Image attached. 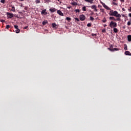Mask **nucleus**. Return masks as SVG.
Segmentation results:
<instances>
[{
	"mask_svg": "<svg viewBox=\"0 0 131 131\" xmlns=\"http://www.w3.org/2000/svg\"><path fill=\"white\" fill-rule=\"evenodd\" d=\"M124 54L126 56H131V53L129 51H125Z\"/></svg>",
	"mask_w": 131,
	"mask_h": 131,
	"instance_id": "12",
	"label": "nucleus"
},
{
	"mask_svg": "<svg viewBox=\"0 0 131 131\" xmlns=\"http://www.w3.org/2000/svg\"><path fill=\"white\" fill-rule=\"evenodd\" d=\"M92 36H97V34H96L93 33V34H92Z\"/></svg>",
	"mask_w": 131,
	"mask_h": 131,
	"instance_id": "37",
	"label": "nucleus"
},
{
	"mask_svg": "<svg viewBox=\"0 0 131 131\" xmlns=\"http://www.w3.org/2000/svg\"><path fill=\"white\" fill-rule=\"evenodd\" d=\"M75 12H76V13H79L80 12V10L79 9H76L75 10Z\"/></svg>",
	"mask_w": 131,
	"mask_h": 131,
	"instance_id": "27",
	"label": "nucleus"
},
{
	"mask_svg": "<svg viewBox=\"0 0 131 131\" xmlns=\"http://www.w3.org/2000/svg\"><path fill=\"white\" fill-rule=\"evenodd\" d=\"M15 32H16V33H19L20 32V29H19L18 28L16 29Z\"/></svg>",
	"mask_w": 131,
	"mask_h": 131,
	"instance_id": "21",
	"label": "nucleus"
},
{
	"mask_svg": "<svg viewBox=\"0 0 131 131\" xmlns=\"http://www.w3.org/2000/svg\"><path fill=\"white\" fill-rule=\"evenodd\" d=\"M113 2H116V0H113Z\"/></svg>",
	"mask_w": 131,
	"mask_h": 131,
	"instance_id": "52",
	"label": "nucleus"
},
{
	"mask_svg": "<svg viewBox=\"0 0 131 131\" xmlns=\"http://www.w3.org/2000/svg\"><path fill=\"white\" fill-rule=\"evenodd\" d=\"M71 5L72 6H77V3H76L75 2H72Z\"/></svg>",
	"mask_w": 131,
	"mask_h": 131,
	"instance_id": "16",
	"label": "nucleus"
},
{
	"mask_svg": "<svg viewBox=\"0 0 131 131\" xmlns=\"http://www.w3.org/2000/svg\"><path fill=\"white\" fill-rule=\"evenodd\" d=\"M1 3H2V4H5L6 0H1Z\"/></svg>",
	"mask_w": 131,
	"mask_h": 131,
	"instance_id": "30",
	"label": "nucleus"
},
{
	"mask_svg": "<svg viewBox=\"0 0 131 131\" xmlns=\"http://www.w3.org/2000/svg\"><path fill=\"white\" fill-rule=\"evenodd\" d=\"M109 19L113 20L114 21H120V18H117V19H115V17L113 16L110 17Z\"/></svg>",
	"mask_w": 131,
	"mask_h": 131,
	"instance_id": "4",
	"label": "nucleus"
},
{
	"mask_svg": "<svg viewBox=\"0 0 131 131\" xmlns=\"http://www.w3.org/2000/svg\"><path fill=\"white\" fill-rule=\"evenodd\" d=\"M113 30H114V32H115V33H117V32H118V31H119V30H118V29H117L116 28H114Z\"/></svg>",
	"mask_w": 131,
	"mask_h": 131,
	"instance_id": "14",
	"label": "nucleus"
},
{
	"mask_svg": "<svg viewBox=\"0 0 131 131\" xmlns=\"http://www.w3.org/2000/svg\"><path fill=\"white\" fill-rule=\"evenodd\" d=\"M102 32L104 33H106V29H104L103 30H102Z\"/></svg>",
	"mask_w": 131,
	"mask_h": 131,
	"instance_id": "33",
	"label": "nucleus"
},
{
	"mask_svg": "<svg viewBox=\"0 0 131 131\" xmlns=\"http://www.w3.org/2000/svg\"><path fill=\"white\" fill-rule=\"evenodd\" d=\"M79 18L80 21H84L85 20V15L83 14H81L80 15Z\"/></svg>",
	"mask_w": 131,
	"mask_h": 131,
	"instance_id": "5",
	"label": "nucleus"
},
{
	"mask_svg": "<svg viewBox=\"0 0 131 131\" xmlns=\"http://www.w3.org/2000/svg\"><path fill=\"white\" fill-rule=\"evenodd\" d=\"M85 1V2H86V3H88V2H89V0H84Z\"/></svg>",
	"mask_w": 131,
	"mask_h": 131,
	"instance_id": "47",
	"label": "nucleus"
},
{
	"mask_svg": "<svg viewBox=\"0 0 131 131\" xmlns=\"http://www.w3.org/2000/svg\"><path fill=\"white\" fill-rule=\"evenodd\" d=\"M75 20L76 22H79V19H78L77 17L75 18Z\"/></svg>",
	"mask_w": 131,
	"mask_h": 131,
	"instance_id": "26",
	"label": "nucleus"
},
{
	"mask_svg": "<svg viewBox=\"0 0 131 131\" xmlns=\"http://www.w3.org/2000/svg\"><path fill=\"white\" fill-rule=\"evenodd\" d=\"M102 21L103 23H106V22H107V19H106V17H104Z\"/></svg>",
	"mask_w": 131,
	"mask_h": 131,
	"instance_id": "17",
	"label": "nucleus"
},
{
	"mask_svg": "<svg viewBox=\"0 0 131 131\" xmlns=\"http://www.w3.org/2000/svg\"><path fill=\"white\" fill-rule=\"evenodd\" d=\"M128 11H129V12H131V7H129L128 8Z\"/></svg>",
	"mask_w": 131,
	"mask_h": 131,
	"instance_id": "41",
	"label": "nucleus"
},
{
	"mask_svg": "<svg viewBox=\"0 0 131 131\" xmlns=\"http://www.w3.org/2000/svg\"><path fill=\"white\" fill-rule=\"evenodd\" d=\"M87 26H88V27H91V26H92V24H91V23H88V24H87Z\"/></svg>",
	"mask_w": 131,
	"mask_h": 131,
	"instance_id": "29",
	"label": "nucleus"
},
{
	"mask_svg": "<svg viewBox=\"0 0 131 131\" xmlns=\"http://www.w3.org/2000/svg\"><path fill=\"white\" fill-rule=\"evenodd\" d=\"M113 5H114V6H117V3H116L115 2H113Z\"/></svg>",
	"mask_w": 131,
	"mask_h": 131,
	"instance_id": "38",
	"label": "nucleus"
},
{
	"mask_svg": "<svg viewBox=\"0 0 131 131\" xmlns=\"http://www.w3.org/2000/svg\"><path fill=\"white\" fill-rule=\"evenodd\" d=\"M130 25H131V22H130V21H128V22H127V25H128V26H129Z\"/></svg>",
	"mask_w": 131,
	"mask_h": 131,
	"instance_id": "32",
	"label": "nucleus"
},
{
	"mask_svg": "<svg viewBox=\"0 0 131 131\" xmlns=\"http://www.w3.org/2000/svg\"><path fill=\"white\" fill-rule=\"evenodd\" d=\"M66 20H67V21H71V18L70 17H67L66 18Z\"/></svg>",
	"mask_w": 131,
	"mask_h": 131,
	"instance_id": "22",
	"label": "nucleus"
},
{
	"mask_svg": "<svg viewBox=\"0 0 131 131\" xmlns=\"http://www.w3.org/2000/svg\"><path fill=\"white\" fill-rule=\"evenodd\" d=\"M128 16H129V17H130L131 18V13H129Z\"/></svg>",
	"mask_w": 131,
	"mask_h": 131,
	"instance_id": "45",
	"label": "nucleus"
},
{
	"mask_svg": "<svg viewBox=\"0 0 131 131\" xmlns=\"http://www.w3.org/2000/svg\"><path fill=\"white\" fill-rule=\"evenodd\" d=\"M9 28H10V25H8L6 26V29H9Z\"/></svg>",
	"mask_w": 131,
	"mask_h": 131,
	"instance_id": "35",
	"label": "nucleus"
},
{
	"mask_svg": "<svg viewBox=\"0 0 131 131\" xmlns=\"http://www.w3.org/2000/svg\"><path fill=\"white\" fill-rule=\"evenodd\" d=\"M70 1H73V0H70Z\"/></svg>",
	"mask_w": 131,
	"mask_h": 131,
	"instance_id": "53",
	"label": "nucleus"
},
{
	"mask_svg": "<svg viewBox=\"0 0 131 131\" xmlns=\"http://www.w3.org/2000/svg\"><path fill=\"white\" fill-rule=\"evenodd\" d=\"M67 8V9H69V10H70V9H71V6H68Z\"/></svg>",
	"mask_w": 131,
	"mask_h": 131,
	"instance_id": "39",
	"label": "nucleus"
},
{
	"mask_svg": "<svg viewBox=\"0 0 131 131\" xmlns=\"http://www.w3.org/2000/svg\"><path fill=\"white\" fill-rule=\"evenodd\" d=\"M52 27L53 28H55V29H57V28H58V26H57V24H56V23L52 24Z\"/></svg>",
	"mask_w": 131,
	"mask_h": 131,
	"instance_id": "11",
	"label": "nucleus"
},
{
	"mask_svg": "<svg viewBox=\"0 0 131 131\" xmlns=\"http://www.w3.org/2000/svg\"><path fill=\"white\" fill-rule=\"evenodd\" d=\"M11 11H12V12H15L16 11V9H15V7L12 6V9L11 10Z\"/></svg>",
	"mask_w": 131,
	"mask_h": 131,
	"instance_id": "19",
	"label": "nucleus"
},
{
	"mask_svg": "<svg viewBox=\"0 0 131 131\" xmlns=\"http://www.w3.org/2000/svg\"><path fill=\"white\" fill-rule=\"evenodd\" d=\"M124 46H125L124 48V50L127 51V46L126 45H125Z\"/></svg>",
	"mask_w": 131,
	"mask_h": 131,
	"instance_id": "24",
	"label": "nucleus"
},
{
	"mask_svg": "<svg viewBox=\"0 0 131 131\" xmlns=\"http://www.w3.org/2000/svg\"><path fill=\"white\" fill-rule=\"evenodd\" d=\"M82 11H83L84 12H85L86 11V7L85 6H83L82 8Z\"/></svg>",
	"mask_w": 131,
	"mask_h": 131,
	"instance_id": "18",
	"label": "nucleus"
},
{
	"mask_svg": "<svg viewBox=\"0 0 131 131\" xmlns=\"http://www.w3.org/2000/svg\"><path fill=\"white\" fill-rule=\"evenodd\" d=\"M49 11H50V12H51V13H54V12H56V8H50V9H49Z\"/></svg>",
	"mask_w": 131,
	"mask_h": 131,
	"instance_id": "9",
	"label": "nucleus"
},
{
	"mask_svg": "<svg viewBox=\"0 0 131 131\" xmlns=\"http://www.w3.org/2000/svg\"><path fill=\"white\" fill-rule=\"evenodd\" d=\"M113 45H111L110 49H113Z\"/></svg>",
	"mask_w": 131,
	"mask_h": 131,
	"instance_id": "44",
	"label": "nucleus"
},
{
	"mask_svg": "<svg viewBox=\"0 0 131 131\" xmlns=\"http://www.w3.org/2000/svg\"><path fill=\"white\" fill-rule=\"evenodd\" d=\"M122 11H125V9H124V8H122Z\"/></svg>",
	"mask_w": 131,
	"mask_h": 131,
	"instance_id": "46",
	"label": "nucleus"
},
{
	"mask_svg": "<svg viewBox=\"0 0 131 131\" xmlns=\"http://www.w3.org/2000/svg\"><path fill=\"white\" fill-rule=\"evenodd\" d=\"M1 22L4 23V22H5V20H4V19H1Z\"/></svg>",
	"mask_w": 131,
	"mask_h": 131,
	"instance_id": "42",
	"label": "nucleus"
},
{
	"mask_svg": "<svg viewBox=\"0 0 131 131\" xmlns=\"http://www.w3.org/2000/svg\"><path fill=\"white\" fill-rule=\"evenodd\" d=\"M90 20H91V21H94L95 20V18L93 16H90Z\"/></svg>",
	"mask_w": 131,
	"mask_h": 131,
	"instance_id": "25",
	"label": "nucleus"
},
{
	"mask_svg": "<svg viewBox=\"0 0 131 131\" xmlns=\"http://www.w3.org/2000/svg\"><path fill=\"white\" fill-rule=\"evenodd\" d=\"M107 26V25H104V27H106Z\"/></svg>",
	"mask_w": 131,
	"mask_h": 131,
	"instance_id": "48",
	"label": "nucleus"
},
{
	"mask_svg": "<svg viewBox=\"0 0 131 131\" xmlns=\"http://www.w3.org/2000/svg\"><path fill=\"white\" fill-rule=\"evenodd\" d=\"M41 14L42 15H47L48 14V12H47V9H44L43 10H42Z\"/></svg>",
	"mask_w": 131,
	"mask_h": 131,
	"instance_id": "8",
	"label": "nucleus"
},
{
	"mask_svg": "<svg viewBox=\"0 0 131 131\" xmlns=\"http://www.w3.org/2000/svg\"><path fill=\"white\" fill-rule=\"evenodd\" d=\"M14 28H15V29H18V26H17V25H14Z\"/></svg>",
	"mask_w": 131,
	"mask_h": 131,
	"instance_id": "34",
	"label": "nucleus"
},
{
	"mask_svg": "<svg viewBox=\"0 0 131 131\" xmlns=\"http://www.w3.org/2000/svg\"><path fill=\"white\" fill-rule=\"evenodd\" d=\"M100 11L102 13H105V9H100Z\"/></svg>",
	"mask_w": 131,
	"mask_h": 131,
	"instance_id": "28",
	"label": "nucleus"
},
{
	"mask_svg": "<svg viewBox=\"0 0 131 131\" xmlns=\"http://www.w3.org/2000/svg\"><path fill=\"white\" fill-rule=\"evenodd\" d=\"M6 15L9 19H12V18H14V14L11 13L10 12L6 13Z\"/></svg>",
	"mask_w": 131,
	"mask_h": 131,
	"instance_id": "3",
	"label": "nucleus"
},
{
	"mask_svg": "<svg viewBox=\"0 0 131 131\" xmlns=\"http://www.w3.org/2000/svg\"><path fill=\"white\" fill-rule=\"evenodd\" d=\"M101 4L102 5L103 7L104 6V5H105V3L102 2L101 1L100 2Z\"/></svg>",
	"mask_w": 131,
	"mask_h": 131,
	"instance_id": "36",
	"label": "nucleus"
},
{
	"mask_svg": "<svg viewBox=\"0 0 131 131\" xmlns=\"http://www.w3.org/2000/svg\"><path fill=\"white\" fill-rule=\"evenodd\" d=\"M57 14L60 15V16H64V14L63 12H62V11H61V10H57Z\"/></svg>",
	"mask_w": 131,
	"mask_h": 131,
	"instance_id": "10",
	"label": "nucleus"
},
{
	"mask_svg": "<svg viewBox=\"0 0 131 131\" xmlns=\"http://www.w3.org/2000/svg\"><path fill=\"white\" fill-rule=\"evenodd\" d=\"M121 1V2H124V0H120Z\"/></svg>",
	"mask_w": 131,
	"mask_h": 131,
	"instance_id": "49",
	"label": "nucleus"
},
{
	"mask_svg": "<svg viewBox=\"0 0 131 131\" xmlns=\"http://www.w3.org/2000/svg\"><path fill=\"white\" fill-rule=\"evenodd\" d=\"M110 16H114L116 18H121V15L118 13V12L111 10L109 13Z\"/></svg>",
	"mask_w": 131,
	"mask_h": 131,
	"instance_id": "1",
	"label": "nucleus"
},
{
	"mask_svg": "<svg viewBox=\"0 0 131 131\" xmlns=\"http://www.w3.org/2000/svg\"><path fill=\"white\" fill-rule=\"evenodd\" d=\"M109 26L110 27H111V28H115L117 27V23L116 22L111 21V23H110Z\"/></svg>",
	"mask_w": 131,
	"mask_h": 131,
	"instance_id": "2",
	"label": "nucleus"
},
{
	"mask_svg": "<svg viewBox=\"0 0 131 131\" xmlns=\"http://www.w3.org/2000/svg\"><path fill=\"white\" fill-rule=\"evenodd\" d=\"M108 50L111 51V52H114V51H119L120 49L119 48H108Z\"/></svg>",
	"mask_w": 131,
	"mask_h": 131,
	"instance_id": "6",
	"label": "nucleus"
},
{
	"mask_svg": "<svg viewBox=\"0 0 131 131\" xmlns=\"http://www.w3.org/2000/svg\"><path fill=\"white\" fill-rule=\"evenodd\" d=\"M88 3H90V4H94L92 0H88Z\"/></svg>",
	"mask_w": 131,
	"mask_h": 131,
	"instance_id": "31",
	"label": "nucleus"
},
{
	"mask_svg": "<svg viewBox=\"0 0 131 131\" xmlns=\"http://www.w3.org/2000/svg\"><path fill=\"white\" fill-rule=\"evenodd\" d=\"M127 40L128 41H131V35H129L127 36Z\"/></svg>",
	"mask_w": 131,
	"mask_h": 131,
	"instance_id": "15",
	"label": "nucleus"
},
{
	"mask_svg": "<svg viewBox=\"0 0 131 131\" xmlns=\"http://www.w3.org/2000/svg\"><path fill=\"white\" fill-rule=\"evenodd\" d=\"M103 8L104 9H106V10H108L110 11H111V9L110 8H109L108 6H107V5H106V4L103 6Z\"/></svg>",
	"mask_w": 131,
	"mask_h": 131,
	"instance_id": "13",
	"label": "nucleus"
},
{
	"mask_svg": "<svg viewBox=\"0 0 131 131\" xmlns=\"http://www.w3.org/2000/svg\"><path fill=\"white\" fill-rule=\"evenodd\" d=\"M35 3L36 4H40V0H36Z\"/></svg>",
	"mask_w": 131,
	"mask_h": 131,
	"instance_id": "23",
	"label": "nucleus"
},
{
	"mask_svg": "<svg viewBox=\"0 0 131 131\" xmlns=\"http://www.w3.org/2000/svg\"><path fill=\"white\" fill-rule=\"evenodd\" d=\"M91 9L94 10L95 12H98V9H97V6L93 5L91 7Z\"/></svg>",
	"mask_w": 131,
	"mask_h": 131,
	"instance_id": "7",
	"label": "nucleus"
},
{
	"mask_svg": "<svg viewBox=\"0 0 131 131\" xmlns=\"http://www.w3.org/2000/svg\"><path fill=\"white\" fill-rule=\"evenodd\" d=\"M46 2H47L48 3H49V2H50V1L47 0V1H46Z\"/></svg>",
	"mask_w": 131,
	"mask_h": 131,
	"instance_id": "50",
	"label": "nucleus"
},
{
	"mask_svg": "<svg viewBox=\"0 0 131 131\" xmlns=\"http://www.w3.org/2000/svg\"><path fill=\"white\" fill-rule=\"evenodd\" d=\"M28 7H25V10H26V11H27V10H28Z\"/></svg>",
	"mask_w": 131,
	"mask_h": 131,
	"instance_id": "40",
	"label": "nucleus"
},
{
	"mask_svg": "<svg viewBox=\"0 0 131 131\" xmlns=\"http://www.w3.org/2000/svg\"><path fill=\"white\" fill-rule=\"evenodd\" d=\"M28 28V26H26L24 27V29H27Z\"/></svg>",
	"mask_w": 131,
	"mask_h": 131,
	"instance_id": "43",
	"label": "nucleus"
},
{
	"mask_svg": "<svg viewBox=\"0 0 131 131\" xmlns=\"http://www.w3.org/2000/svg\"><path fill=\"white\" fill-rule=\"evenodd\" d=\"M19 1H20V2H23V1H24V0H19Z\"/></svg>",
	"mask_w": 131,
	"mask_h": 131,
	"instance_id": "51",
	"label": "nucleus"
},
{
	"mask_svg": "<svg viewBox=\"0 0 131 131\" xmlns=\"http://www.w3.org/2000/svg\"><path fill=\"white\" fill-rule=\"evenodd\" d=\"M48 20H45L42 21V24L43 25H46V24H48Z\"/></svg>",
	"mask_w": 131,
	"mask_h": 131,
	"instance_id": "20",
	"label": "nucleus"
}]
</instances>
